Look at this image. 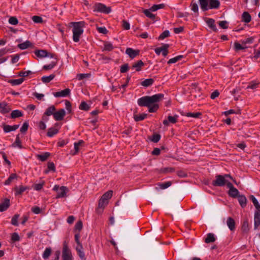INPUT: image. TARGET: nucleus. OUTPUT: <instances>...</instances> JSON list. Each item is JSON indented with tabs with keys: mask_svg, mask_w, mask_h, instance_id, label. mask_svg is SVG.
I'll list each match as a JSON object with an SVG mask.
<instances>
[{
	"mask_svg": "<svg viewBox=\"0 0 260 260\" xmlns=\"http://www.w3.org/2000/svg\"><path fill=\"white\" fill-rule=\"evenodd\" d=\"M164 94L162 93L156 94L152 96H145L138 99V104L141 107H149L150 105L155 103L162 100Z\"/></svg>",
	"mask_w": 260,
	"mask_h": 260,
	"instance_id": "nucleus-1",
	"label": "nucleus"
},
{
	"mask_svg": "<svg viewBox=\"0 0 260 260\" xmlns=\"http://www.w3.org/2000/svg\"><path fill=\"white\" fill-rule=\"evenodd\" d=\"M32 21L37 23H41L43 22V19L41 17L39 16H34L32 17Z\"/></svg>",
	"mask_w": 260,
	"mask_h": 260,
	"instance_id": "nucleus-61",
	"label": "nucleus"
},
{
	"mask_svg": "<svg viewBox=\"0 0 260 260\" xmlns=\"http://www.w3.org/2000/svg\"><path fill=\"white\" fill-rule=\"evenodd\" d=\"M70 89L69 88H66L60 91L54 92L53 94L54 96L56 98L58 97H66L69 95L70 93Z\"/></svg>",
	"mask_w": 260,
	"mask_h": 260,
	"instance_id": "nucleus-13",
	"label": "nucleus"
},
{
	"mask_svg": "<svg viewBox=\"0 0 260 260\" xmlns=\"http://www.w3.org/2000/svg\"><path fill=\"white\" fill-rule=\"evenodd\" d=\"M62 258L63 260H72V255L71 250L69 249L65 241L63 243Z\"/></svg>",
	"mask_w": 260,
	"mask_h": 260,
	"instance_id": "nucleus-6",
	"label": "nucleus"
},
{
	"mask_svg": "<svg viewBox=\"0 0 260 260\" xmlns=\"http://www.w3.org/2000/svg\"><path fill=\"white\" fill-rule=\"evenodd\" d=\"M227 225L230 229V230L232 231H234L235 230V221L233 218L231 217H229L227 219L226 221Z\"/></svg>",
	"mask_w": 260,
	"mask_h": 260,
	"instance_id": "nucleus-21",
	"label": "nucleus"
},
{
	"mask_svg": "<svg viewBox=\"0 0 260 260\" xmlns=\"http://www.w3.org/2000/svg\"><path fill=\"white\" fill-rule=\"evenodd\" d=\"M68 189L67 187L62 186L60 187L58 191L57 192L56 198H63L66 196Z\"/></svg>",
	"mask_w": 260,
	"mask_h": 260,
	"instance_id": "nucleus-15",
	"label": "nucleus"
},
{
	"mask_svg": "<svg viewBox=\"0 0 260 260\" xmlns=\"http://www.w3.org/2000/svg\"><path fill=\"white\" fill-rule=\"evenodd\" d=\"M238 201L242 208L246 206L247 199L244 195H239L238 197Z\"/></svg>",
	"mask_w": 260,
	"mask_h": 260,
	"instance_id": "nucleus-26",
	"label": "nucleus"
},
{
	"mask_svg": "<svg viewBox=\"0 0 260 260\" xmlns=\"http://www.w3.org/2000/svg\"><path fill=\"white\" fill-rule=\"evenodd\" d=\"M54 74H51L49 76H43L41 78V80L43 83H47L50 82L55 77Z\"/></svg>",
	"mask_w": 260,
	"mask_h": 260,
	"instance_id": "nucleus-33",
	"label": "nucleus"
},
{
	"mask_svg": "<svg viewBox=\"0 0 260 260\" xmlns=\"http://www.w3.org/2000/svg\"><path fill=\"white\" fill-rule=\"evenodd\" d=\"M183 57V55H178L177 56H176L174 58L170 59L168 61V64H170L172 63H174L178 61L181 60Z\"/></svg>",
	"mask_w": 260,
	"mask_h": 260,
	"instance_id": "nucleus-40",
	"label": "nucleus"
},
{
	"mask_svg": "<svg viewBox=\"0 0 260 260\" xmlns=\"http://www.w3.org/2000/svg\"><path fill=\"white\" fill-rule=\"evenodd\" d=\"M165 7V5L164 4H160L159 5H154L150 8V10L152 12L156 11L158 9H163Z\"/></svg>",
	"mask_w": 260,
	"mask_h": 260,
	"instance_id": "nucleus-43",
	"label": "nucleus"
},
{
	"mask_svg": "<svg viewBox=\"0 0 260 260\" xmlns=\"http://www.w3.org/2000/svg\"><path fill=\"white\" fill-rule=\"evenodd\" d=\"M36 55L40 58H43L49 56L48 52L46 50H38L35 51Z\"/></svg>",
	"mask_w": 260,
	"mask_h": 260,
	"instance_id": "nucleus-22",
	"label": "nucleus"
},
{
	"mask_svg": "<svg viewBox=\"0 0 260 260\" xmlns=\"http://www.w3.org/2000/svg\"><path fill=\"white\" fill-rule=\"evenodd\" d=\"M83 224L81 220H79L75 225V230L78 231L79 233L82 229Z\"/></svg>",
	"mask_w": 260,
	"mask_h": 260,
	"instance_id": "nucleus-54",
	"label": "nucleus"
},
{
	"mask_svg": "<svg viewBox=\"0 0 260 260\" xmlns=\"http://www.w3.org/2000/svg\"><path fill=\"white\" fill-rule=\"evenodd\" d=\"M172 182L171 181H168L165 183L159 184V186L161 189H164L170 186Z\"/></svg>",
	"mask_w": 260,
	"mask_h": 260,
	"instance_id": "nucleus-59",
	"label": "nucleus"
},
{
	"mask_svg": "<svg viewBox=\"0 0 260 260\" xmlns=\"http://www.w3.org/2000/svg\"><path fill=\"white\" fill-rule=\"evenodd\" d=\"M205 21L207 24L208 26L212 29L214 32L217 31V28L215 24V20L212 18H205Z\"/></svg>",
	"mask_w": 260,
	"mask_h": 260,
	"instance_id": "nucleus-12",
	"label": "nucleus"
},
{
	"mask_svg": "<svg viewBox=\"0 0 260 260\" xmlns=\"http://www.w3.org/2000/svg\"><path fill=\"white\" fill-rule=\"evenodd\" d=\"M13 147L18 146L19 148H22V146L19 138V135H17L15 142L12 144Z\"/></svg>",
	"mask_w": 260,
	"mask_h": 260,
	"instance_id": "nucleus-44",
	"label": "nucleus"
},
{
	"mask_svg": "<svg viewBox=\"0 0 260 260\" xmlns=\"http://www.w3.org/2000/svg\"><path fill=\"white\" fill-rule=\"evenodd\" d=\"M83 143V141L82 140H80L77 143H74V149H75V153L74 154L77 153L79 150V146Z\"/></svg>",
	"mask_w": 260,
	"mask_h": 260,
	"instance_id": "nucleus-60",
	"label": "nucleus"
},
{
	"mask_svg": "<svg viewBox=\"0 0 260 260\" xmlns=\"http://www.w3.org/2000/svg\"><path fill=\"white\" fill-rule=\"evenodd\" d=\"M51 253V248L50 247L46 248L43 253V257L44 259H47Z\"/></svg>",
	"mask_w": 260,
	"mask_h": 260,
	"instance_id": "nucleus-47",
	"label": "nucleus"
},
{
	"mask_svg": "<svg viewBox=\"0 0 260 260\" xmlns=\"http://www.w3.org/2000/svg\"><path fill=\"white\" fill-rule=\"evenodd\" d=\"M10 206V200L6 198L0 204V212H4L6 211Z\"/></svg>",
	"mask_w": 260,
	"mask_h": 260,
	"instance_id": "nucleus-11",
	"label": "nucleus"
},
{
	"mask_svg": "<svg viewBox=\"0 0 260 260\" xmlns=\"http://www.w3.org/2000/svg\"><path fill=\"white\" fill-rule=\"evenodd\" d=\"M113 49V45L109 42H106L104 44V50L110 51Z\"/></svg>",
	"mask_w": 260,
	"mask_h": 260,
	"instance_id": "nucleus-50",
	"label": "nucleus"
},
{
	"mask_svg": "<svg viewBox=\"0 0 260 260\" xmlns=\"http://www.w3.org/2000/svg\"><path fill=\"white\" fill-rule=\"evenodd\" d=\"M11 240L13 242L19 241L20 237L17 233H13L11 235Z\"/></svg>",
	"mask_w": 260,
	"mask_h": 260,
	"instance_id": "nucleus-63",
	"label": "nucleus"
},
{
	"mask_svg": "<svg viewBox=\"0 0 260 260\" xmlns=\"http://www.w3.org/2000/svg\"><path fill=\"white\" fill-rule=\"evenodd\" d=\"M216 239L214 237V235L212 233H209L207 235V237L206 238L205 240V242L206 243H209L211 242H214L215 241Z\"/></svg>",
	"mask_w": 260,
	"mask_h": 260,
	"instance_id": "nucleus-35",
	"label": "nucleus"
},
{
	"mask_svg": "<svg viewBox=\"0 0 260 260\" xmlns=\"http://www.w3.org/2000/svg\"><path fill=\"white\" fill-rule=\"evenodd\" d=\"M73 40L75 42H79L80 36L83 32V28L85 26V22L84 21H80L77 22H73Z\"/></svg>",
	"mask_w": 260,
	"mask_h": 260,
	"instance_id": "nucleus-3",
	"label": "nucleus"
},
{
	"mask_svg": "<svg viewBox=\"0 0 260 260\" xmlns=\"http://www.w3.org/2000/svg\"><path fill=\"white\" fill-rule=\"evenodd\" d=\"M79 109L84 111H88L90 109L89 106L84 101L81 102L79 106Z\"/></svg>",
	"mask_w": 260,
	"mask_h": 260,
	"instance_id": "nucleus-46",
	"label": "nucleus"
},
{
	"mask_svg": "<svg viewBox=\"0 0 260 260\" xmlns=\"http://www.w3.org/2000/svg\"><path fill=\"white\" fill-rule=\"evenodd\" d=\"M175 171V169L174 168L172 167H167V168H161L160 170V173H164V174H167L169 173L173 172Z\"/></svg>",
	"mask_w": 260,
	"mask_h": 260,
	"instance_id": "nucleus-42",
	"label": "nucleus"
},
{
	"mask_svg": "<svg viewBox=\"0 0 260 260\" xmlns=\"http://www.w3.org/2000/svg\"><path fill=\"white\" fill-rule=\"evenodd\" d=\"M113 191L112 190H109L105 192L101 198H102L104 200H106L108 201V200L112 196Z\"/></svg>",
	"mask_w": 260,
	"mask_h": 260,
	"instance_id": "nucleus-45",
	"label": "nucleus"
},
{
	"mask_svg": "<svg viewBox=\"0 0 260 260\" xmlns=\"http://www.w3.org/2000/svg\"><path fill=\"white\" fill-rule=\"evenodd\" d=\"M258 84H259V83H258V82H256L255 81H251L249 83V85L247 87V88L254 89L258 87Z\"/></svg>",
	"mask_w": 260,
	"mask_h": 260,
	"instance_id": "nucleus-51",
	"label": "nucleus"
},
{
	"mask_svg": "<svg viewBox=\"0 0 260 260\" xmlns=\"http://www.w3.org/2000/svg\"><path fill=\"white\" fill-rule=\"evenodd\" d=\"M18 176L16 174L13 173L11 174L9 177L5 181V185H8L11 184V183L15 179L17 180Z\"/></svg>",
	"mask_w": 260,
	"mask_h": 260,
	"instance_id": "nucleus-28",
	"label": "nucleus"
},
{
	"mask_svg": "<svg viewBox=\"0 0 260 260\" xmlns=\"http://www.w3.org/2000/svg\"><path fill=\"white\" fill-rule=\"evenodd\" d=\"M234 47L236 51H238L240 50L244 49L247 48L246 46L244 47L237 42H235Z\"/></svg>",
	"mask_w": 260,
	"mask_h": 260,
	"instance_id": "nucleus-57",
	"label": "nucleus"
},
{
	"mask_svg": "<svg viewBox=\"0 0 260 260\" xmlns=\"http://www.w3.org/2000/svg\"><path fill=\"white\" fill-rule=\"evenodd\" d=\"M160 139V135L158 134H155L152 136V138L150 139L151 141L154 142H158Z\"/></svg>",
	"mask_w": 260,
	"mask_h": 260,
	"instance_id": "nucleus-53",
	"label": "nucleus"
},
{
	"mask_svg": "<svg viewBox=\"0 0 260 260\" xmlns=\"http://www.w3.org/2000/svg\"><path fill=\"white\" fill-rule=\"evenodd\" d=\"M125 53L127 54L131 59H133L139 55L140 50L138 49L134 50L131 48H127L126 49Z\"/></svg>",
	"mask_w": 260,
	"mask_h": 260,
	"instance_id": "nucleus-10",
	"label": "nucleus"
},
{
	"mask_svg": "<svg viewBox=\"0 0 260 260\" xmlns=\"http://www.w3.org/2000/svg\"><path fill=\"white\" fill-rule=\"evenodd\" d=\"M65 115V110L63 109H60L57 111H55L53 118L56 121H61L63 119Z\"/></svg>",
	"mask_w": 260,
	"mask_h": 260,
	"instance_id": "nucleus-9",
	"label": "nucleus"
},
{
	"mask_svg": "<svg viewBox=\"0 0 260 260\" xmlns=\"http://www.w3.org/2000/svg\"><path fill=\"white\" fill-rule=\"evenodd\" d=\"M249 199L252 201L255 208L256 209L255 212H260V205L259 204L257 200L256 199L254 196L251 195L249 197Z\"/></svg>",
	"mask_w": 260,
	"mask_h": 260,
	"instance_id": "nucleus-23",
	"label": "nucleus"
},
{
	"mask_svg": "<svg viewBox=\"0 0 260 260\" xmlns=\"http://www.w3.org/2000/svg\"><path fill=\"white\" fill-rule=\"evenodd\" d=\"M169 47V45L168 44H163L162 46L160 47H158L155 49L154 51L155 53L159 55L161 52H162V54L164 56H166L168 53V48Z\"/></svg>",
	"mask_w": 260,
	"mask_h": 260,
	"instance_id": "nucleus-7",
	"label": "nucleus"
},
{
	"mask_svg": "<svg viewBox=\"0 0 260 260\" xmlns=\"http://www.w3.org/2000/svg\"><path fill=\"white\" fill-rule=\"evenodd\" d=\"M170 32L169 30H165L163 32H162L160 35L158 37L159 40H163L166 38L169 37Z\"/></svg>",
	"mask_w": 260,
	"mask_h": 260,
	"instance_id": "nucleus-55",
	"label": "nucleus"
},
{
	"mask_svg": "<svg viewBox=\"0 0 260 260\" xmlns=\"http://www.w3.org/2000/svg\"><path fill=\"white\" fill-rule=\"evenodd\" d=\"M19 126V124L14 125L12 126L9 125H6L5 124H3V129L5 133H9L11 131H16L18 128Z\"/></svg>",
	"mask_w": 260,
	"mask_h": 260,
	"instance_id": "nucleus-18",
	"label": "nucleus"
},
{
	"mask_svg": "<svg viewBox=\"0 0 260 260\" xmlns=\"http://www.w3.org/2000/svg\"><path fill=\"white\" fill-rule=\"evenodd\" d=\"M178 117V116L177 115H175L174 116H169L168 117V120H164L163 121V124L165 125L168 126L169 123H175L177 122Z\"/></svg>",
	"mask_w": 260,
	"mask_h": 260,
	"instance_id": "nucleus-14",
	"label": "nucleus"
},
{
	"mask_svg": "<svg viewBox=\"0 0 260 260\" xmlns=\"http://www.w3.org/2000/svg\"><path fill=\"white\" fill-rule=\"evenodd\" d=\"M29 187L28 186H24L23 185H20L19 186H16L14 187V190L15 191V195L21 194L27 189H29Z\"/></svg>",
	"mask_w": 260,
	"mask_h": 260,
	"instance_id": "nucleus-19",
	"label": "nucleus"
},
{
	"mask_svg": "<svg viewBox=\"0 0 260 260\" xmlns=\"http://www.w3.org/2000/svg\"><path fill=\"white\" fill-rule=\"evenodd\" d=\"M191 10L194 13H198L199 8L198 5L196 3H193L192 1L190 4Z\"/></svg>",
	"mask_w": 260,
	"mask_h": 260,
	"instance_id": "nucleus-58",
	"label": "nucleus"
},
{
	"mask_svg": "<svg viewBox=\"0 0 260 260\" xmlns=\"http://www.w3.org/2000/svg\"><path fill=\"white\" fill-rule=\"evenodd\" d=\"M45 184V182L43 181L42 182L39 183L34 184L32 186L34 189L36 190H40Z\"/></svg>",
	"mask_w": 260,
	"mask_h": 260,
	"instance_id": "nucleus-49",
	"label": "nucleus"
},
{
	"mask_svg": "<svg viewBox=\"0 0 260 260\" xmlns=\"http://www.w3.org/2000/svg\"><path fill=\"white\" fill-rule=\"evenodd\" d=\"M9 22L12 25H17L18 23V20L16 17H11L9 19Z\"/></svg>",
	"mask_w": 260,
	"mask_h": 260,
	"instance_id": "nucleus-64",
	"label": "nucleus"
},
{
	"mask_svg": "<svg viewBox=\"0 0 260 260\" xmlns=\"http://www.w3.org/2000/svg\"><path fill=\"white\" fill-rule=\"evenodd\" d=\"M22 115H23L22 113L20 111L18 110H15L13 111L11 114V117L12 118H16L17 117H19L22 116Z\"/></svg>",
	"mask_w": 260,
	"mask_h": 260,
	"instance_id": "nucleus-38",
	"label": "nucleus"
},
{
	"mask_svg": "<svg viewBox=\"0 0 260 260\" xmlns=\"http://www.w3.org/2000/svg\"><path fill=\"white\" fill-rule=\"evenodd\" d=\"M144 66L142 60H139L133 63L131 67L132 69H135L137 72H139L142 70V68Z\"/></svg>",
	"mask_w": 260,
	"mask_h": 260,
	"instance_id": "nucleus-17",
	"label": "nucleus"
},
{
	"mask_svg": "<svg viewBox=\"0 0 260 260\" xmlns=\"http://www.w3.org/2000/svg\"><path fill=\"white\" fill-rule=\"evenodd\" d=\"M56 64H57V63H56V61H52L50 64H47V65H44L43 67V69L45 70H51L52 68H53L54 67V66H56Z\"/></svg>",
	"mask_w": 260,
	"mask_h": 260,
	"instance_id": "nucleus-48",
	"label": "nucleus"
},
{
	"mask_svg": "<svg viewBox=\"0 0 260 260\" xmlns=\"http://www.w3.org/2000/svg\"><path fill=\"white\" fill-rule=\"evenodd\" d=\"M107 204L108 201L101 198L99 202L98 208L96 209V211L98 213L101 212Z\"/></svg>",
	"mask_w": 260,
	"mask_h": 260,
	"instance_id": "nucleus-20",
	"label": "nucleus"
},
{
	"mask_svg": "<svg viewBox=\"0 0 260 260\" xmlns=\"http://www.w3.org/2000/svg\"><path fill=\"white\" fill-rule=\"evenodd\" d=\"M260 226V212L254 213V228L256 229Z\"/></svg>",
	"mask_w": 260,
	"mask_h": 260,
	"instance_id": "nucleus-29",
	"label": "nucleus"
},
{
	"mask_svg": "<svg viewBox=\"0 0 260 260\" xmlns=\"http://www.w3.org/2000/svg\"><path fill=\"white\" fill-rule=\"evenodd\" d=\"M239 192L238 190L235 187L231 189V190H229L228 191V194L229 196L234 198H237L239 196Z\"/></svg>",
	"mask_w": 260,
	"mask_h": 260,
	"instance_id": "nucleus-27",
	"label": "nucleus"
},
{
	"mask_svg": "<svg viewBox=\"0 0 260 260\" xmlns=\"http://www.w3.org/2000/svg\"><path fill=\"white\" fill-rule=\"evenodd\" d=\"M50 153L49 152H45L43 154H38L37 157L42 161H45L48 157L50 156Z\"/></svg>",
	"mask_w": 260,
	"mask_h": 260,
	"instance_id": "nucleus-39",
	"label": "nucleus"
},
{
	"mask_svg": "<svg viewBox=\"0 0 260 260\" xmlns=\"http://www.w3.org/2000/svg\"><path fill=\"white\" fill-rule=\"evenodd\" d=\"M152 11L150 10V8L149 9H145L143 11V13L144 14L148 17V18H150L153 20L155 19V15L153 14L151 12Z\"/></svg>",
	"mask_w": 260,
	"mask_h": 260,
	"instance_id": "nucleus-41",
	"label": "nucleus"
},
{
	"mask_svg": "<svg viewBox=\"0 0 260 260\" xmlns=\"http://www.w3.org/2000/svg\"><path fill=\"white\" fill-rule=\"evenodd\" d=\"M55 111L56 108L54 105H52L49 107L46 110V111L42 117V119L45 121L48 120V118L47 117V116H49L51 115H53V116H54V114L55 113Z\"/></svg>",
	"mask_w": 260,
	"mask_h": 260,
	"instance_id": "nucleus-8",
	"label": "nucleus"
},
{
	"mask_svg": "<svg viewBox=\"0 0 260 260\" xmlns=\"http://www.w3.org/2000/svg\"><path fill=\"white\" fill-rule=\"evenodd\" d=\"M58 133V130L54 127L49 128L47 133V136L49 137H52Z\"/></svg>",
	"mask_w": 260,
	"mask_h": 260,
	"instance_id": "nucleus-32",
	"label": "nucleus"
},
{
	"mask_svg": "<svg viewBox=\"0 0 260 260\" xmlns=\"http://www.w3.org/2000/svg\"><path fill=\"white\" fill-rule=\"evenodd\" d=\"M32 46V44L29 41H26L22 43L19 44L18 45V47L21 50H24Z\"/></svg>",
	"mask_w": 260,
	"mask_h": 260,
	"instance_id": "nucleus-24",
	"label": "nucleus"
},
{
	"mask_svg": "<svg viewBox=\"0 0 260 260\" xmlns=\"http://www.w3.org/2000/svg\"><path fill=\"white\" fill-rule=\"evenodd\" d=\"M226 180L225 176L221 175H217L215 176V179L212 182V184L214 186H223L226 184Z\"/></svg>",
	"mask_w": 260,
	"mask_h": 260,
	"instance_id": "nucleus-5",
	"label": "nucleus"
},
{
	"mask_svg": "<svg viewBox=\"0 0 260 260\" xmlns=\"http://www.w3.org/2000/svg\"><path fill=\"white\" fill-rule=\"evenodd\" d=\"M83 247L82 244H78L76 247V250L78 252L79 257L81 259H83L85 257V254L84 252L82 251Z\"/></svg>",
	"mask_w": 260,
	"mask_h": 260,
	"instance_id": "nucleus-31",
	"label": "nucleus"
},
{
	"mask_svg": "<svg viewBox=\"0 0 260 260\" xmlns=\"http://www.w3.org/2000/svg\"><path fill=\"white\" fill-rule=\"evenodd\" d=\"M242 21L246 22V23H249L250 22L251 20V17L250 15L247 12H244L242 14Z\"/></svg>",
	"mask_w": 260,
	"mask_h": 260,
	"instance_id": "nucleus-30",
	"label": "nucleus"
},
{
	"mask_svg": "<svg viewBox=\"0 0 260 260\" xmlns=\"http://www.w3.org/2000/svg\"><path fill=\"white\" fill-rule=\"evenodd\" d=\"M93 11L94 12L109 14L111 12V9L110 7H108L102 3H97L93 7Z\"/></svg>",
	"mask_w": 260,
	"mask_h": 260,
	"instance_id": "nucleus-4",
	"label": "nucleus"
},
{
	"mask_svg": "<svg viewBox=\"0 0 260 260\" xmlns=\"http://www.w3.org/2000/svg\"><path fill=\"white\" fill-rule=\"evenodd\" d=\"M32 74L31 71H21L19 73L18 76L22 77H25Z\"/></svg>",
	"mask_w": 260,
	"mask_h": 260,
	"instance_id": "nucleus-62",
	"label": "nucleus"
},
{
	"mask_svg": "<svg viewBox=\"0 0 260 260\" xmlns=\"http://www.w3.org/2000/svg\"><path fill=\"white\" fill-rule=\"evenodd\" d=\"M199 3L201 9L204 12L209 9H217L220 5L219 0H199Z\"/></svg>",
	"mask_w": 260,
	"mask_h": 260,
	"instance_id": "nucleus-2",
	"label": "nucleus"
},
{
	"mask_svg": "<svg viewBox=\"0 0 260 260\" xmlns=\"http://www.w3.org/2000/svg\"><path fill=\"white\" fill-rule=\"evenodd\" d=\"M154 82V80L152 78H149L144 80L141 83V85L144 87H147L151 86Z\"/></svg>",
	"mask_w": 260,
	"mask_h": 260,
	"instance_id": "nucleus-25",
	"label": "nucleus"
},
{
	"mask_svg": "<svg viewBox=\"0 0 260 260\" xmlns=\"http://www.w3.org/2000/svg\"><path fill=\"white\" fill-rule=\"evenodd\" d=\"M24 80L23 78H21L18 79L10 80L8 82L11 83L12 85H18L21 84Z\"/></svg>",
	"mask_w": 260,
	"mask_h": 260,
	"instance_id": "nucleus-34",
	"label": "nucleus"
},
{
	"mask_svg": "<svg viewBox=\"0 0 260 260\" xmlns=\"http://www.w3.org/2000/svg\"><path fill=\"white\" fill-rule=\"evenodd\" d=\"M11 109L7 103H0V112L3 114L9 113Z\"/></svg>",
	"mask_w": 260,
	"mask_h": 260,
	"instance_id": "nucleus-16",
	"label": "nucleus"
},
{
	"mask_svg": "<svg viewBox=\"0 0 260 260\" xmlns=\"http://www.w3.org/2000/svg\"><path fill=\"white\" fill-rule=\"evenodd\" d=\"M147 116V114L145 113H142L139 115H134V118L136 121H139L144 120L146 118Z\"/></svg>",
	"mask_w": 260,
	"mask_h": 260,
	"instance_id": "nucleus-37",
	"label": "nucleus"
},
{
	"mask_svg": "<svg viewBox=\"0 0 260 260\" xmlns=\"http://www.w3.org/2000/svg\"><path fill=\"white\" fill-rule=\"evenodd\" d=\"M19 217V214H15L12 218L11 223L15 226H18V220Z\"/></svg>",
	"mask_w": 260,
	"mask_h": 260,
	"instance_id": "nucleus-52",
	"label": "nucleus"
},
{
	"mask_svg": "<svg viewBox=\"0 0 260 260\" xmlns=\"http://www.w3.org/2000/svg\"><path fill=\"white\" fill-rule=\"evenodd\" d=\"M242 230L243 232L247 233L249 231L248 223L247 220H245L243 222Z\"/></svg>",
	"mask_w": 260,
	"mask_h": 260,
	"instance_id": "nucleus-56",
	"label": "nucleus"
},
{
	"mask_svg": "<svg viewBox=\"0 0 260 260\" xmlns=\"http://www.w3.org/2000/svg\"><path fill=\"white\" fill-rule=\"evenodd\" d=\"M153 103L152 104L150 105L148 108V111L150 113L155 112L159 108V106L157 104Z\"/></svg>",
	"mask_w": 260,
	"mask_h": 260,
	"instance_id": "nucleus-36",
	"label": "nucleus"
}]
</instances>
